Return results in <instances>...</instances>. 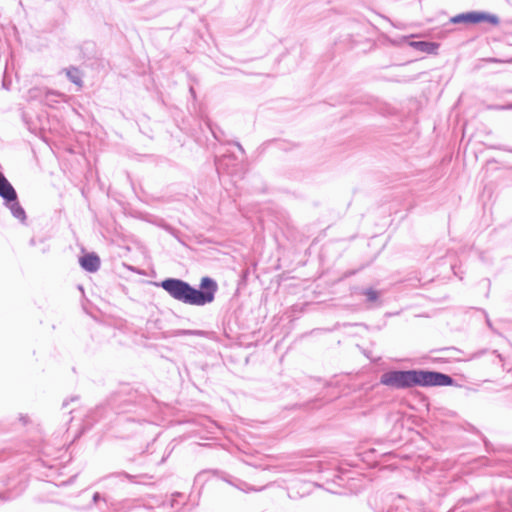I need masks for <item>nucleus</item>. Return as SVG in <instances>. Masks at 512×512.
<instances>
[{
  "label": "nucleus",
  "instance_id": "obj_4",
  "mask_svg": "<svg viewBox=\"0 0 512 512\" xmlns=\"http://www.w3.org/2000/svg\"><path fill=\"white\" fill-rule=\"evenodd\" d=\"M0 196L11 214L23 223L26 220L25 210L18 201L16 190L2 172H0Z\"/></svg>",
  "mask_w": 512,
  "mask_h": 512
},
{
  "label": "nucleus",
  "instance_id": "obj_9",
  "mask_svg": "<svg viewBox=\"0 0 512 512\" xmlns=\"http://www.w3.org/2000/svg\"><path fill=\"white\" fill-rule=\"evenodd\" d=\"M64 71L69 81L77 85L79 88L83 86L82 73L77 67L71 66L66 68Z\"/></svg>",
  "mask_w": 512,
  "mask_h": 512
},
{
  "label": "nucleus",
  "instance_id": "obj_2",
  "mask_svg": "<svg viewBox=\"0 0 512 512\" xmlns=\"http://www.w3.org/2000/svg\"><path fill=\"white\" fill-rule=\"evenodd\" d=\"M454 379L445 373L424 369L390 370L380 377V384L392 389H409L412 387L451 386Z\"/></svg>",
  "mask_w": 512,
  "mask_h": 512
},
{
  "label": "nucleus",
  "instance_id": "obj_22",
  "mask_svg": "<svg viewBox=\"0 0 512 512\" xmlns=\"http://www.w3.org/2000/svg\"><path fill=\"white\" fill-rule=\"evenodd\" d=\"M210 130H211V132H212V134H213L214 138H215L216 140L220 141V136H219L218 132L216 131V129H214L213 127H210Z\"/></svg>",
  "mask_w": 512,
  "mask_h": 512
},
{
  "label": "nucleus",
  "instance_id": "obj_17",
  "mask_svg": "<svg viewBox=\"0 0 512 512\" xmlns=\"http://www.w3.org/2000/svg\"><path fill=\"white\" fill-rule=\"evenodd\" d=\"M78 400V396H73L70 399H66L63 401L62 408H66L70 402H74Z\"/></svg>",
  "mask_w": 512,
  "mask_h": 512
},
{
  "label": "nucleus",
  "instance_id": "obj_11",
  "mask_svg": "<svg viewBox=\"0 0 512 512\" xmlns=\"http://www.w3.org/2000/svg\"><path fill=\"white\" fill-rule=\"evenodd\" d=\"M438 352L442 353L443 356L434 357L433 361L446 363L449 361L450 358H454L455 353H458L460 351L455 347H448V348L441 349Z\"/></svg>",
  "mask_w": 512,
  "mask_h": 512
},
{
  "label": "nucleus",
  "instance_id": "obj_21",
  "mask_svg": "<svg viewBox=\"0 0 512 512\" xmlns=\"http://www.w3.org/2000/svg\"><path fill=\"white\" fill-rule=\"evenodd\" d=\"M100 499H101V495H100V493H99V492H95V493L93 494V497H92V501H93V503H95V504H96Z\"/></svg>",
  "mask_w": 512,
  "mask_h": 512
},
{
  "label": "nucleus",
  "instance_id": "obj_6",
  "mask_svg": "<svg viewBox=\"0 0 512 512\" xmlns=\"http://www.w3.org/2000/svg\"><path fill=\"white\" fill-rule=\"evenodd\" d=\"M80 266L87 272L94 273L100 268V258L94 253H86L79 258Z\"/></svg>",
  "mask_w": 512,
  "mask_h": 512
},
{
  "label": "nucleus",
  "instance_id": "obj_7",
  "mask_svg": "<svg viewBox=\"0 0 512 512\" xmlns=\"http://www.w3.org/2000/svg\"><path fill=\"white\" fill-rule=\"evenodd\" d=\"M410 46L427 54H435L439 44L431 41H412Z\"/></svg>",
  "mask_w": 512,
  "mask_h": 512
},
{
  "label": "nucleus",
  "instance_id": "obj_24",
  "mask_svg": "<svg viewBox=\"0 0 512 512\" xmlns=\"http://www.w3.org/2000/svg\"><path fill=\"white\" fill-rule=\"evenodd\" d=\"M190 92L193 96L195 95L194 89L192 87L190 88Z\"/></svg>",
  "mask_w": 512,
  "mask_h": 512
},
{
  "label": "nucleus",
  "instance_id": "obj_19",
  "mask_svg": "<svg viewBox=\"0 0 512 512\" xmlns=\"http://www.w3.org/2000/svg\"><path fill=\"white\" fill-rule=\"evenodd\" d=\"M125 421H131V422H140L142 420L141 416L138 415L136 418L135 417H126L124 418Z\"/></svg>",
  "mask_w": 512,
  "mask_h": 512
},
{
  "label": "nucleus",
  "instance_id": "obj_3",
  "mask_svg": "<svg viewBox=\"0 0 512 512\" xmlns=\"http://www.w3.org/2000/svg\"><path fill=\"white\" fill-rule=\"evenodd\" d=\"M145 396L138 393L129 387H123L121 390L112 394L105 405H100L92 410L84 420L86 427L92 426L101 418L107 417L108 410L113 411L117 415L126 413H137L139 410L144 409L143 402Z\"/></svg>",
  "mask_w": 512,
  "mask_h": 512
},
{
  "label": "nucleus",
  "instance_id": "obj_18",
  "mask_svg": "<svg viewBox=\"0 0 512 512\" xmlns=\"http://www.w3.org/2000/svg\"><path fill=\"white\" fill-rule=\"evenodd\" d=\"M181 496H182V494H181V493H179V492H176V493H174V494L172 495V499H171V502H170L171 507H174V506H175V504L177 503L176 498H177V497H181Z\"/></svg>",
  "mask_w": 512,
  "mask_h": 512
},
{
  "label": "nucleus",
  "instance_id": "obj_13",
  "mask_svg": "<svg viewBox=\"0 0 512 512\" xmlns=\"http://www.w3.org/2000/svg\"><path fill=\"white\" fill-rule=\"evenodd\" d=\"M360 294L366 297L368 303H376L380 298V292L373 288H364Z\"/></svg>",
  "mask_w": 512,
  "mask_h": 512
},
{
  "label": "nucleus",
  "instance_id": "obj_15",
  "mask_svg": "<svg viewBox=\"0 0 512 512\" xmlns=\"http://www.w3.org/2000/svg\"><path fill=\"white\" fill-rule=\"evenodd\" d=\"M229 483L244 492H251V491L257 492V491H262L265 488V486L260 487V488H255L254 486H251L250 484H248L244 481H241V480H237V483L230 482V481H229Z\"/></svg>",
  "mask_w": 512,
  "mask_h": 512
},
{
  "label": "nucleus",
  "instance_id": "obj_12",
  "mask_svg": "<svg viewBox=\"0 0 512 512\" xmlns=\"http://www.w3.org/2000/svg\"><path fill=\"white\" fill-rule=\"evenodd\" d=\"M29 244L33 247L38 246L40 248V252L43 254L47 253L50 249L49 244L47 243V238L45 237H32Z\"/></svg>",
  "mask_w": 512,
  "mask_h": 512
},
{
  "label": "nucleus",
  "instance_id": "obj_20",
  "mask_svg": "<svg viewBox=\"0 0 512 512\" xmlns=\"http://www.w3.org/2000/svg\"><path fill=\"white\" fill-rule=\"evenodd\" d=\"M0 500L1 501H9L11 497L6 492H0Z\"/></svg>",
  "mask_w": 512,
  "mask_h": 512
},
{
  "label": "nucleus",
  "instance_id": "obj_1",
  "mask_svg": "<svg viewBox=\"0 0 512 512\" xmlns=\"http://www.w3.org/2000/svg\"><path fill=\"white\" fill-rule=\"evenodd\" d=\"M158 286L171 298L191 306H205L212 303L218 290L217 282L209 276L201 278L198 288L185 280L173 277L165 278Z\"/></svg>",
  "mask_w": 512,
  "mask_h": 512
},
{
  "label": "nucleus",
  "instance_id": "obj_25",
  "mask_svg": "<svg viewBox=\"0 0 512 512\" xmlns=\"http://www.w3.org/2000/svg\"><path fill=\"white\" fill-rule=\"evenodd\" d=\"M21 420L26 423V417H21Z\"/></svg>",
  "mask_w": 512,
  "mask_h": 512
},
{
  "label": "nucleus",
  "instance_id": "obj_23",
  "mask_svg": "<svg viewBox=\"0 0 512 512\" xmlns=\"http://www.w3.org/2000/svg\"><path fill=\"white\" fill-rule=\"evenodd\" d=\"M233 144L239 149V151L244 154L245 151H244V148L242 147V145L239 143V142H233Z\"/></svg>",
  "mask_w": 512,
  "mask_h": 512
},
{
  "label": "nucleus",
  "instance_id": "obj_5",
  "mask_svg": "<svg viewBox=\"0 0 512 512\" xmlns=\"http://www.w3.org/2000/svg\"><path fill=\"white\" fill-rule=\"evenodd\" d=\"M452 24H479L487 22L493 26H497L500 23V19L497 15L486 12V11H468L457 14L450 18Z\"/></svg>",
  "mask_w": 512,
  "mask_h": 512
},
{
  "label": "nucleus",
  "instance_id": "obj_26",
  "mask_svg": "<svg viewBox=\"0 0 512 512\" xmlns=\"http://www.w3.org/2000/svg\"><path fill=\"white\" fill-rule=\"evenodd\" d=\"M510 152H512V150H509Z\"/></svg>",
  "mask_w": 512,
  "mask_h": 512
},
{
  "label": "nucleus",
  "instance_id": "obj_14",
  "mask_svg": "<svg viewBox=\"0 0 512 512\" xmlns=\"http://www.w3.org/2000/svg\"><path fill=\"white\" fill-rule=\"evenodd\" d=\"M62 94L58 91H54V90H50V89H47L44 93V102L48 105V106H53L55 103H58V98L61 96Z\"/></svg>",
  "mask_w": 512,
  "mask_h": 512
},
{
  "label": "nucleus",
  "instance_id": "obj_8",
  "mask_svg": "<svg viewBox=\"0 0 512 512\" xmlns=\"http://www.w3.org/2000/svg\"><path fill=\"white\" fill-rule=\"evenodd\" d=\"M113 478H120V479L125 478L132 483H141V481L139 480L140 478H149V477L147 474L132 475L127 472H117V473H112V474L104 477L102 480L105 481V480H109V479H113Z\"/></svg>",
  "mask_w": 512,
  "mask_h": 512
},
{
  "label": "nucleus",
  "instance_id": "obj_16",
  "mask_svg": "<svg viewBox=\"0 0 512 512\" xmlns=\"http://www.w3.org/2000/svg\"><path fill=\"white\" fill-rule=\"evenodd\" d=\"M176 336H203L202 330L179 329L175 332Z\"/></svg>",
  "mask_w": 512,
  "mask_h": 512
},
{
  "label": "nucleus",
  "instance_id": "obj_10",
  "mask_svg": "<svg viewBox=\"0 0 512 512\" xmlns=\"http://www.w3.org/2000/svg\"><path fill=\"white\" fill-rule=\"evenodd\" d=\"M236 161V157L230 154H223L215 158V167L218 173L226 170L230 162Z\"/></svg>",
  "mask_w": 512,
  "mask_h": 512
}]
</instances>
